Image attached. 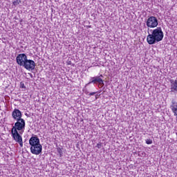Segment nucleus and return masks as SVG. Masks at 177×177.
I'll return each mask as SVG.
<instances>
[{
    "mask_svg": "<svg viewBox=\"0 0 177 177\" xmlns=\"http://www.w3.org/2000/svg\"><path fill=\"white\" fill-rule=\"evenodd\" d=\"M93 95H96V92H93L89 94V96H93Z\"/></svg>",
    "mask_w": 177,
    "mask_h": 177,
    "instance_id": "nucleus-15",
    "label": "nucleus"
},
{
    "mask_svg": "<svg viewBox=\"0 0 177 177\" xmlns=\"http://www.w3.org/2000/svg\"><path fill=\"white\" fill-rule=\"evenodd\" d=\"M26 70H34L35 68V62L32 59H26V62L24 63V66Z\"/></svg>",
    "mask_w": 177,
    "mask_h": 177,
    "instance_id": "nucleus-8",
    "label": "nucleus"
},
{
    "mask_svg": "<svg viewBox=\"0 0 177 177\" xmlns=\"http://www.w3.org/2000/svg\"><path fill=\"white\" fill-rule=\"evenodd\" d=\"M171 110L174 115L177 117V102H174L171 106Z\"/></svg>",
    "mask_w": 177,
    "mask_h": 177,
    "instance_id": "nucleus-10",
    "label": "nucleus"
},
{
    "mask_svg": "<svg viewBox=\"0 0 177 177\" xmlns=\"http://www.w3.org/2000/svg\"><path fill=\"white\" fill-rule=\"evenodd\" d=\"M11 133L14 140L19 143L20 147H23V138L19 134V131L15 129V130H11Z\"/></svg>",
    "mask_w": 177,
    "mask_h": 177,
    "instance_id": "nucleus-5",
    "label": "nucleus"
},
{
    "mask_svg": "<svg viewBox=\"0 0 177 177\" xmlns=\"http://www.w3.org/2000/svg\"><path fill=\"white\" fill-rule=\"evenodd\" d=\"M19 3H20V1H19V0H17V1L13 2V5L15 6H17V5H19Z\"/></svg>",
    "mask_w": 177,
    "mask_h": 177,
    "instance_id": "nucleus-12",
    "label": "nucleus"
},
{
    "mask_svg": "<svg viewBox=\"0 0 177 177\" xmlns=\"http://www.w3.org/2000/svg\"><path fill=\"white\" fill-rule=\"evenodd\" d=\"M28 59H27V55L24 53L19 54L16 57L17 64L21 66H24Z\"/></svg>",
    "mask_w": 177,
    "mask_h": 177,
    "instance_id": "nucleus-6",
    "label": "nucleus"
},
{
    "mask_svg": "<svg viewBox=\"0 0 177 177\" xmlns=\"http://www.w3.org/2000/svg\"><path fill=\"white\" fill-rule=\"evenodd\" d=\"M30 147V153L38 156L42 153V145L39 142V138L37 136H32L29 140Z\"/></svg>",
    "mask_w": 177,
    "mask_h": 177,
    "instance_id": "nucleus-2",
    "label": "nucleus"
},
{
    "mask_svg": "<svg viewBox=\"0 0 177 177\" xmlns=\"http://www.w3.org/2000/svg\"><path fill=\"white\" fill-rule=\"evenodd\" d=\"M101 77H103V75L91 77L88 84H99V85H102V86H103V85H104V82Z\"/></svg>",
    "mask_w": 177,
    "mask_h": 177,
    "instance_id": "nucleus-7",
    "label": "nucleus"
},
{
    "mask_svg": "<svg viewBox=\"0 0 177 177\" xmlns=\"http://www.w3.org/2000/svg\"><path fill=\"white\" fill-rule=\"evenodd\" d=\"M26 128V121L24 119H19L17 120L15 126L12 128L11 131H23Z\"/></svg>",
    "mask_w": 177,
    "mask_h": 177,
    "instance_id": "nucleus-4",
    "label": "nucleus"
},
{
    "mask_svg": "<svg viewBox=\"0 0 177 177\" xmlns=\"http://www.w3.org/2000/svg\"><path fill=\"white\" fill-rule=\"evenodd\" d=\"M148 34L147 41L149 45H154V44H157V42L162 41V38H164V32H162L161 27L153 29L151 34L148 30Z\"/></svg>",
    "mask_w": 177,
    "mask_h": 177,
    "instance_id": "nucleus-1",
    "label": "nucleus"
},
{
    "mask_svg": "<svg viewBox=\"0 0 177 177\" xmlns=\"http://www.w3.org/2000/svg\"><path fill=\"white\" fill-rule=\"evenodd\" d=\"M97 147L98 149H100V148L102 147V144H101V143L97 144Z\"/></svg>",
    "mask_w": 177,
    "mask_h": 177,
    "instance_id": "nucleus-14",
    "label": "nucleus"
},
{
    "mask_svg": "<svg viewBox=\"0 0 177 177\" xmlns=\"http://www.w3.org/2000/svg\"><path fill=\"white\" fill-rule=\"evenodd\" d=\"M146 26L148 27V31L150 28H156L158 26V19L156 17L151 16L147 19Z\"/></svg>",
    "mask_w": 177,
    "mask_h": 177,
    "instance_id": "nucleus-3",
    "label": "nucleus"
},
{
    "mask_svg": "<svg viewBox=\"0 0 177 177\" xmlns=\"http://www.w3.org/2000/svg\"><path fill=\"white\" fill-rule=\"evenodd\" d=\"M145 142L147 145H151L153 143V140H151V139H146Z\"/></svg>",
    "mask_w": 177,
    "mask_h": 177,
    "instance_id": "nucleus-11",
    "label": "nucleus"
},
{
    "mask_svg": "<svg viewBox=\"0 0 177 177\" xmlns=\"http://www.w3.org/2000/svg\"><path fill=\"white\" fill-rule=\"evenodd\" d=\"M20 88H21V89H26V86L24 85V83H20Z\"/></svg>",
    "mask_w": 177,
    "mask_h": 177,
    "instance_id": "nucleus-13",
    "label": "nucleus"
},
{
    "mask_svg": "<svg viewBox=\"0 0 177 177\" xmlns=\"http://www.w3.org/2000/svg\"><path fill=\"white\" fill-rule=\"evenodd\" d=\"M12 117L14 120H15V121L18 120H21V111H20V110L17 109H15L12 113Z\"/></svg>",
    "mask_w": 177,
    "mask_h": 177,
    "instance_id": "nucleus-9",
    "label": "nucleus"
}]
</instances>
